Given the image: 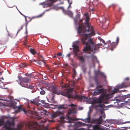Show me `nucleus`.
Segmentation results:
<instances>
[{"instance_id":"21","label":"nucleus","mask_w":130,"mask_h":130,"mask_svg":"<svg viewBox=\"0 0 130 130\" xmlns=\"http://www.w3.org/2000/svg\"><path fill=\"white\" fill-rule=\"evenodd\" d=\"M93 130H104L103 129L100 128L99 126L98 125H95L93 126Z\"/></svg>"},{"instance_id":"5","label":"nucleus","mask_w":130,"mask_h":130,"mask_svg":"<svg viewBox=\"0 0 130 130\" xmlns=\"http://www.w3.org/2000/svg\"><path fill=\"white\" fill-rule=\"evenodd\" d=\"M101 98H99L97 99L94 100L93 103L94 104L99 103V104L96 106V107H100L101 108L105 107V106L103 104H101L103 100H106L109 99L111 97V95L108 94H105L101 95Z\"/></svg>"},{"instance_id":"29","label":"nucleus","mask_w":130,"mask_h":130,"mask_svg":"<svg viewBox=\"0 0 130 130\" xmlns=\"http://www.w3.org/2000/svg\"><path fill=\"white\" fill-rule=\"evenodd\" d=\"M23 109V108L22 107H18V109L16 111V112H20L22 110H23V109Z\"/></svg>"},{"instance_id":"36","label":"nucleus","mask_w":130,"mask_h":130,"mask_svg":"<svg viewBox=\"0 0 130 130\" xmlns=\"http://www.w3.org/2000/svg\"><path fill=\"white\" fill-rule=\"evenodd\" d=\"M21 14L22 15H23V16H24L25 18V21H26V22H27V19H26V18H29V17H26L25 15H24V14H23L22 13H21Z\"/></svg>"},{"instance_id":"2","label":"nucleus","mask_w":130,"mask_h":130,"mask_svg":"<svg viewBox=\"0 0 130 130\" xmlns=\"http://www.w3.org/2000/svg\"><path fill=\"white\" fill-rule=\"evenodd\" d=\"M61 86L62 88H66L68 87V86L67 85H61ZM51 88V90L53 91L52 93L58 94H60L69 98L78 99L80 101H86L87 100V98L84 96H80L78 95H72V92L73 90L72 88H70L68 89H66L60 93L58 91L57 88L54 86L53 85L52 86Z\"/></svg>"},{"instance_id":"35","label":"nucleus","mask_w":130,"mask_h":130,"mask_svg":"<svg viewBox=\"0 0 130 130\" xmlns=\"http://www.w3.org/2000/svg\"><path fill=\"white\" fill-rule=\"evenodd\" d=\"M126 127H121L120 128V129L121 130H125Z\"/></svg>"},{"instance_id":"12","label":"nucleus","mask_w":130,"mask_h":130,"mask_svg":"<svg viewBox=\"0 0 130 130\" xmlns=\"http://www.w3.org/2000/svg\"><path fill=\"white\" fill-rule=\"evenodd\" d=\"M102 121V116H100L98 118L94 119L92 120L93 123L99 124H101Z\"/></svg>"},{"instance_id":"14","label":"nucleus","mask_w":130,"mask_h":130,"mask_svg":"<svg viewBox=\"0 0 130 130\" xmlns=\"http://www.w3.org/2000/svg\"><path fill=\"white\" fill-rule=\"evenodd\" d=\"M94 80L96 83L97 86L96 88L98 89H102V88L103 86L102 85L100 84L98 80L95 79H94Z\"/></svg>"},{"instance_id":"59","label":"nucleus","mask_w":130,"mask_h":130,"mask_svg":"<svg viewBox=\"0 0 130 130\" xmlns=\"http://www.w3.org/2000/svg\"><path fill=\"white\" fill-rule=\"evenodd\" d=\"M8 39L7 38V41H8Z\"/></svg>"},{"instance_id":"20","label":"nucleus","mask_w":130,"mask_h":130,"mask_svg":"<svg viewBox=\"0 0 130 130\" xmlns=\"http://www.w3.org/2000/svg\"><path fill=\"white\" fill-rule=\"evenodd\" d=\"M23 111L25 112V113L27 115H28V116H29V115H28V113L32 115L35 114L36 113L35 111H32L28 110L27 112H26L24 109H23Z\"/></svg>"},{"instance_id":"62","label":"nucleus","mask_w":130,"mask_h":130,"mask_svg":"<svg viewBox=\"0 0 130 130\" xmlns=\"http://www.w3.org/2000/svg\"><path fill=\"white\" fill-rule=\"evenodd\" d=\"M32 124H32V125H31V124L30 125H32Z\"/></svg>"},{"instance_id":"1","label":"nucleus","mask_w":130,"mask_h":130,"mask_svg":"<svg viewBox=\"0 0 130 130\" xmlns=\"http://www.w3.org/2000/svg\"><path fill=\"white\" fill-rule=\"evenodd\" d=\"M84 15L85 17V24L82 26H79L78 31L82 36L81 40L83 44L86 45L83 51L90 54L92 52L93 54L95 53V51L98 50L100 47L102 45V44L99 43L94 46L95 43L93 42L92 39L89 38L90 37L94 35L95 34L93 27L89 24V15L86 13Z\"/></svg>"},{"instance_id":"51","label":"nucleus","mask_w":130,"mask_h":130,"mask_svg":"<svg viewBox=\"0 0 130 130\" xmlns=\"http://www.w3.org/2000/svg\"><path fill=\"white\" fill-rule=\"evenodd\" d=\"M71 4H72V3H70L69 5V6L68 8H69V7H70L71 6Z\"/></svg>"},{"instance_id":"44","label":"nucleus","mask_w":130,"mask_h":130,"mask_svg":"<svg viewBox=\"0 0 130 130\" xmlns=\"http://www.w3.org/2000/svg\"><path fill=\"white\" fill-rule=\"evenodd\" d=\"M71 53H69V54H67V56L69 58H70V56H71Z\"/></svg>"},{"instance_id":"26","label":"nucleus","mask_w":130,"mask_h":130,"mask_svg":"<svg viewBox=\"0 0 130 130\" xmlns=\"http://www.w3.org/2000/svg\"><path fill=\"white\" fill-rule=\"evenodd\" d=\"M30 52L33 55H35L37 53L35 50L31 48L30 49Z\"/></svg>"},{"instance_id":"30","label":"nucleus","mask_w":130,"mask_h":130,"mask_svg":"<svg viewBox=\"0 0 130 130\" xmlns=\"http://www.w3.org/2000/svg\"><path fill=\"white\" fill-rule=\"evenodd\" d=\"M27 25H26V32H25V33H26V34L27 35L26 36V37H25V41H26V40H27Z\"/></svg>"},{"instance_id":"4","label":"nucleus","mask_w":130,"mask_h":130,"mask_svg":"<svg viewBox=\"0 0 130 130\" xmlns=\"http://www.w3.org/2000/svg\"><path fill=\"white\" fill-rule=\"evenodd\" d=\"M36 118L38 120H41L38 122H35L34 124L37 125V130H49L47 127H45L43 124L46 122V121L42 117V116H36Z\"/></svg>"},{"instance_id":"38","label":"nucleus","mask_w":130,"mask_h":130,"mask_svg":"<svg viewBox=\"0 0 130 130\" xmlns=\"http://www.w3.org/2000/svg\"><path fill=\"white\" fill-rule=\"evenodd\" d=\"M119 37H117V39H116V43H117V44L119 42Z\"/></svg>"},{"instance_id":"48","label":"nucleus","mask_w":130,"mask_h":130,"mask_svg":"<svg viewBox=\"0 0 130 130\" xmlns=\"http://www.w3.org/2000/svg\"><path fill=\"white\" fill-rule=\"evenodd\" d=\"M126 98H130V94H129L126 95Z\"/></svg>"},{"instance_id":"45","label":"nucleus","mask_w":130,"mask_h":130,"mask_svg":"<svg viewBox=\"0 0 130 130\" xmlns=\"http://www.w3.org/2000/svg\"><path fill=\"white\" fill-rule=\"evenodd\" d=\"M129 79V78L128 77H127L125 79H124V81H125L126 80H128Z\"/></svg>"},{"instance_id":"42","label":"nucleus","mask_w":130,"mask_h":130,"mask_svg":"<svg viewBox=\"0 0 130 130\" xmlns=\"http://www.w3.org/2000/svg\"><path fill=\"white\" fill-rule=\"evenodd\" d=\"M57 55L58 56H61L62 55V54L61 53H57Z\"/></svg>"},{"instance_id":"7","label":"nucleus","mask_w":130,"mask_h":130,"mask_svg":"<svg viewBox=\"0 0 130 130\" xmlns=\"http://www.w3.org/2000/svg\"><path fill=\"white\" fill-rule=\"evenodd\" d=\"M63 114L62 112L59 111H57L53 113L52 114V120H49L50 122H54V121L53 120L54 119L56 118L57 117L59 116L62 115Z\"/></svg>"},{"instance_id":"16","label":"nucleus","mask_w":130,"mask_h":130,"mask_svg":"<svg viewBox=\"0 0 130 130\" xmlns=\"http://www.w3.org/2000/svg\"><path fill=\"white\" fill-rule=\"evenodd\" d=\"M21 82L25 83H27L30 82L31 81V80L30 79L26 77H24L22 78L21 79Z\"/></svg>"},{"instance_id":"63","label":"nucleus","mask_w":130,"mask_h":130,"mask_svg":"<svg viewBox=\"0 0 130 130\" xmlns=\"http://www.w3.org/2000/svg\"><path fill=\"white\" fill-rule=\"evenodd\" d=\"M125 123H126L127 122H125Z\"/></svg>"},{"instance_id":"40","label":"nucleus","mask_w":130,"mask_h":130,"mask_svg":"<svg viewBox=\"0 0 130 130\" xmlns=\"http://www.w3.org/2000/svg\"><path fill=\"white\" fill-rule=\"evenodd\" d=\"M23 25H22L21 27V28H20V29H19L18 30V32H17V33L19 31H20L22 29V28H23Z\"/></svg>"},{"instance_id":"49","label":"nucleus","mask_w":130,"mask_h":130,"mask_svg":"<svg viewBox=\"0 0 130 130\" xmlns=\"http://www.w3.org/2000/svg\"><path fill=\"white\" fill-rule=\"evenodd\" d=\"M90 86L91 87H93L94 86V85L93 84H90Z\"/></svg>"},{"instance_id":"9","label":"nucleus","mask_w":130,"mask_h":130,"mask_svg":"<svg viewBox=\"0 0 130 130\" xmlns=\"http://www.w3.org/2000/svg\"><path fill=\"white\" fill-rule=\"evenodd\" d=\"M39 101L40 100L39 99L35 98L31 100L29 102L31 103L34 104L38 106L41 107L42 105L40 103H39Z\"/></svg>"},{"instance_id":"56","label":"nucleus","mask_w":130,"mask_h":130,"mask_svg":"<svg viewBox=\"0 0 130 130\" xmlns=\"http://www.w3.org/2000/svg\"><path fill=\"white\" fill-rule=\"evenodd\" d=\"M105 114L103 116V117L104 118H105Z\"/></svg>"},{"instance_id":"22","label":"nucleus","mask_w":130,"mask_h":130,"mask_svg":"<svg viewBox=\"0 0 130 130\" xmlns=\"http://www.w3.org/2000/svg\"><path fill=\"white\" fill-rule=\"evenodd\" d=\"M85 121L87 122H89L90 121V112H89L88 114V117L85 119Z\"/></svg>"},{"instance_id":"60","label":"nucleus","mask_w":130,"mask_h":130,"mask_svg":"<svg viewBox=\"0 0 130 130\" xmlns=\"http://www.w3.org/2000/svg\"><path fill=\"white\" fill-rule=\"evenodd\" d=\"M34 61H35V60H34Z\"/></svg>"},{"instance_id":"52","label":"nucleus","mask_w":130,"mask_h":130,"mask_svg":"<svg viewBox=\"0 0 130 130\" xmlns=\"http://www.w3.org/2000/svg\"><path fill=\"white\" fill-rule=\"evenodd\" d=\"M107 42L108 43H111V42L110 40H109L108 41H107Z\"/></svg>"},{"instance_id":"3","label":"nucleus","mask_w":130,"mask_h":130,"mask_svg":"<svg viewBox=\"0 0 130 130\" xmlns=\"http://www.w3.org/2000/svg\"><path fill=\"white\" fill-rule=\"evenodd\" d=\"M14 119L13 118L5 117L0 120V126L3 125V128L5 130H21L24 129V124H20L17 125V128H12L11 126L14 125Z\"/></svg>"},{"instance_id":"61","label":"nucleus","mask_w":130,"mask_h":130,"mask_svg":"<svg viewBox=\"0 0 130 130\" xmlns=\"http://www.w3.org/2000/svg\"><path fill=\"white\" fill-rule=\"evenodd\" d=\"M51 105H53V104H51Z\"/></svg>"},{"instance_id":"39","label":"nucleus","mask_w":130,"mask_h":130,"mask_svg":"<svg viewBox=\"0 0 130 130\" xmlns=\"http://www.w3.org/2000/svg\"><path fill=\"white\" fill-rule=\"evenodd\" d=\"M12 106L14 108H17L18 107L17 106H16V105H14L13 104H12Z\"/></svg>"},{"instance_id":"37","label":"nucleus","mask_w":130,"mask_h":130,"mask_svg":"<svg viewBox=\"0 0 130 130\" xmlns=\"http://www.w3.org/2000/svg\"><path fill=\"white\" fill-rule=\"evenodd\" d=\"M40 58H41V59H40L41 60H42V61H44V59L42 56L40 55Z\"/></svg>"},{"instance_id":"17","label":"nucleus","mask_w":130,"mask_h":130,"mask_svg":"<svg viewBox=\"0 0 130 130\" xmlns=\"http://www.w3.org/2000/svg\"><path fill=\"white\" fill-rule=\"evenodd\" d=\"M20 84L23 87L27 88H30V86L29 85H28L27 83H25L21 82L20 83Z\"/></svg>"},{"instance_id":"11","label":"nucleus","mask_w":130,"mask_h":130,"mask_svg":"<svg viewBox=\"0 0 130 130\" xmlns=\"http://www.w3.org/2000/svg\"><path fill=\"white\" fill-rule=\"evenodd\" d=\"M128 86V84L126 82H122L121 84H120L116 86V87L118 89L122 88H126Z\"/></svg>"},{"instance_id":"19","label":"nucleus","mask_w":130,"mask_h":130,"mask_svg":"<svg viewBox=\"0 0 130 130\" xmlns=\"http://www.w3.org/2000/svg\"><path fill=\"white\" fill-rule=\"evenodd\" d=\"M99 20L101 22L103 23H105L106 21V19L104 16H102L100 17Z\"/></svg>"},{"instance_id":"28","label":"nucleus","mask_w":130,"mask_h":130,"mask_svg":"<svg viewBox=\"0 0 130 130\" xmlns=\"http://www.w3.org/2000/svg\"><path fill=\"white\" fill-rule=\"evenodd\" d=\"M119 91V89H115L113 90L112 92V94H114Z\"/></svg>"},{"instance_id":"13","label":"nucleus","mask_w":130,"mask_h":130,"mask_svg":"<svg viewBox=\"0 0 130 130\" xmlns=\"http://www.w3.org/2000/svg\"><path fill=\"white\" fill-rule=\"evenodd\" d=\"M103 90V89H98L96 88V89L93 93V94L94 95H97L100 94Z\"/></svg>"},{"instance_id":"57","label":"nucleus","mask_w":130,"mask_h":130,"mask_svg":"<svg viewBox=\"0 0 130 130\" xmlns=\"http://www.w3.org/2000/svg\"><path fill=\"white\" fill-rule=\"evenodd\" d=\"M54 99V98L53 97L52 98V100H53Z\"/></svg>"},{"instance_id":"24","label":"nucleus","mask_w":130,"mask_h":130,"mask_svg":"<svg viewBox=\"0 0 130 130\" xmlns=\"http://www.w3.org/2000/svg\"><path fill=\"white\" fill-rule=\"evenodd\" d=\"M89 57L91 58L93 60H95L96 59V57L94 56L93 54H91L90 56Z\"/></svg>"},{"instance_id":"54","label":"nucleus","mask_w":130,"mask_h":130,"mask_svg":"<svg viewBox=\"0 0 130 130\" xmlns=\"http://www.w3.org/2000/svg\"><path fill=\"white\" fill-rule=\"evenodd\" d=\"M56 55H55L54 56V58H56Z\"/></svg>"},{"instance_id":"43","label":"nucleus","mask_w":130,"mask_h":130,"mask_svg":"<svg viewBox=\"0 0 130 130\" xmlns=\"http://www.w3.org/2000/svg\"><path fill=\"white\" fill-rule=\"evenodd\" d=\"M69 105V106H71L72 107H75V105L74 104H71L70 105Z\"/></svg>"},{"instance_id":"50","label":"nucleus","mask_w":130,"mask_h":130,"mask_svg":"<svg viewBox=\"0 0 130 130\" xmlns=\"http://www.w3.org/2000/svg\"><path fill=\"white\" fill-rule=\"evenodd\" d=\"M83 20H82V19L80 20V23H82L83 22Z\"/></svg>"},{"instance_id":"32","label":"nucleus","mask_w":130,"mask_h":130,"mask_svg":"<svg viewBox=\"0 0 130 130\" xmlns=\"http://www.w3.org/2000/svg\"><path fill=\"white\" fill-rule=\"evenodd\" d=\"M26 65L25 63H23L20 65V67L21 68H24L26 67Z\"/></svg>"},{"instance_id":"18","label":"nucleus","mask_w":130,"mask_h":130,"mask_svg":"<svg viewBox=\"0 0 130 130\" xmlns=\"http://www.w3.org/2000/svg\"><path fill=\"white\" fill-rule=\"evenodd\" d=\"M76 112V110H75V108H72L71 109H69L68 113L67 115H70L73 113H75Z\"/></svg>"},{"instance_id":"8","label":"nucleus","mask_w":130,"mask_h":130,"mask_svg":"<svg viewBox=\"0 0 130 130\" xmlns=\"http://www.w3.org/2000/svg\"><path fill=\"white\" fill-rule=\"evenodd\" d=\"M95 76L94 77V79H98V75H100V76L102 77H104L105 78V82H106V76L104 75V73L102 72H101L99 71H95L94 72Z\"/></svg>"},{"instance_id":"15","label":"nucleus","mask_w":130,"mask_h":130,"mask_svg":"<svg viewBox=\"0 0 130 130\" xmlns=\"http://www.w3.org/2000/svg\"><path fill=\"white\" fill-rule=\"evenodd\" d=\"M54 106L58 107L57 108L59 109H65L68 108L67 105H55Z\"/></svg>"},{"instance_id":"55","label":"nucleus","mask_w":130,"mask_h":130,"mask_svg":"<svg viewBox=\"0 0 130 130\" xmlns=\"http://www.w3.org/2000/svg\"><path fill=\"white\" fill-rule=\"evenodd\" d=\"M102 42L103 43H104L105 42V41H104V40H102Z\"/></svg>"},{"instance_id":"46","label":"nucleus","mask_w":130,"mask_h":130,"mask_svg":"<svg viewBox=\"0 0 130 130\" xmlns=\"http://www.w3.org/2000/svg\"><path fill=\"white\" fill-rule=\"evenodd\" d=\"M76 72L75 70H73V75H75L76 74Z\"/></svg>"},{"instance_id":"34","label":"nucleus","mask_w":130,"mask_h":130,"mask_svg":"<svg viewBox=\"0 0 130 130\" xmlns=\"http://www.w3.org/2000/svg\"><path fill=\"white\" fill-rule=\"evenodd\" d=\"M27 108L30 109H32V108L33 110H34L35 109V107H30L29 105H28L27 106Z\"/></svg>"},{"instance_id":"47","label":"nucleus","mask_w":130,"mask_h":130,"mask_svg":"<svg viewBox=\"0 0 130 130\" xmlns=\"http://www.w3.org/2000/svg\"><path fill=\"white\" fill-rule=\"evenodd\" d=\"M125 130H130V127H126Z\"/></svg>"},{"instance_id":"41","label":"nucleus","mask_w":130,"mask_h":130,"mask_svg":"<svg viewBox=\"0 0 130 130\" xmlns=\"http://www.w3.org/2000/svg\"><path fill=\"white\" fill-rule=\"evenodd\" d=\"M82 122H78L77 123V125L79 126H80L82 124Z\"/></svg>"},{"instance_id":"6","label":"nucleus","mask_w":130,"mask_h":130,"mask_svg":"<svg viewBox=\"0 0 130 130\" xmlns=\"http://www.w3.org/2000/svg\"><path fill=\"white\" fill-rule=\"evenodd\" d=\"M60 118L64 123L66 122L68 123H72L73 121L75 120V118L68 116L66 117V118L61 116L60 117Z\"/></svg>"},{"instance_id":"33","label":"nucleus","mask_w":130,"mask_h":130,"mask_svg":"<svg viewBox=\"0 0 130 130\" xmlns=\"http://www.w3.org/2000/svg\"><path fill=\"white\" fill-rule=\"evenodd\" d=\"M41 102V103H42L43 105H45L46 104H48L46 103L45 102V101L44 100H41L40 101Z\"/></svg>"},{"instance_id":"53","label":"nucleus","mask_w":130,"mask_h":130,"mask_svg":"<svg viewBox=\"0 0 130 130\" xmlns=\"http://www.w3.org/2000/svg\"><path fill=\"white\" fill-rule=\"evenodd\" d=\"M34 18V17H32V19H31L29 21V22L30 21H31V20H32V19H33V18Z\"/></svg>"},{"instance_id":"10","label":"nucleus","mask_w":130,"mask_h":130,"mask_svg":"<svg viewBox=\"0 0 130 130\" xmlns=\"http://www.w3.org/2000/svg\"><path fill=\"white\" fill-rule=\"evenodd\" d=\"M73 51L75 55L77 57L78 55L77 53L79 51V46L76 44H74L73 45Z\"/></svg>"},{"instance_id":"27","label":"nucleus","mask_w":130,"mask_h":130,"mask_svg":"<svg viewBox=\"0 0 130 130\" xmlns=\"http://www.w3.org/2000/svg\"><path fill=\"white\" fill-rule=\"evenodd\" d=\"M79 60L82 62H84L85 60L83 56H79Z\"/></svg>"},{"instance_id":"31","label":"nucleus","mask_w":130,"mask_h":130,"mask_svg":"<svg viewBox=\"0 0 130 130\" xmlns=\"http://www.w3.org/2000/svg\"><path fill=\"white\" fill-rule=\"evenodd\" d=\"M40 88L41 90H42V91L40 92V94L42 95H43L45 94V91L43 90H42L43 88Z\"/></svg>"},{"instance_id":"23","label":"nucleus","mask_w":130,"mask_h":130,"mask_svg":"<svg viewBox=\"0 0 130 130\" xmlns=\"http://www.w3.org/2000/svg\"><path fill=\"white\" fill-rule=\"evenodd\" d=\"M117 44V43H116L114 42H112V43L110 44L112 48H115Z\"/></svg>"},{"instance_id":"58","label":"nucleus","mask_w":130,"mask_h":130,"mask_svg":"<svg viewBox=\"0 0 130 130\" xmlns=\"http://www.w3.org/2000/svg\"><path fill=\"white\" fill-rule=\"evenodd\" d=\"M126 83H127L128 84L127 82H126ZM128 86H130V84H129V85L128 84Z\"/></svg>"},{"instance_id":"25","label":"nucleus","mask_w":130,"mask_h":130,"mask_svg":"<svg viewBox=\"0 0 130 130\" xmlns=\"http://www.w3.org/2000/svg\"><path fill=\"white\" fill-rule=\"evenodd\" d=\"M67 14L71 17H72L73 15V13L70 11H68L67 12Z\"/></svg>"},{"instance_id":"64","label":"nucleus","mask_w":130,"mask_h":130,"mask_svg":"<svg viewBox=\"0 0 130 130\" xmlns=\"http://www.w3.org/2000/svg\"><path fill=\"white\" fill-rule=\"evenodd\" d=\"M124 123H122V124H123Z\"/></svg>"}]
</instances>
